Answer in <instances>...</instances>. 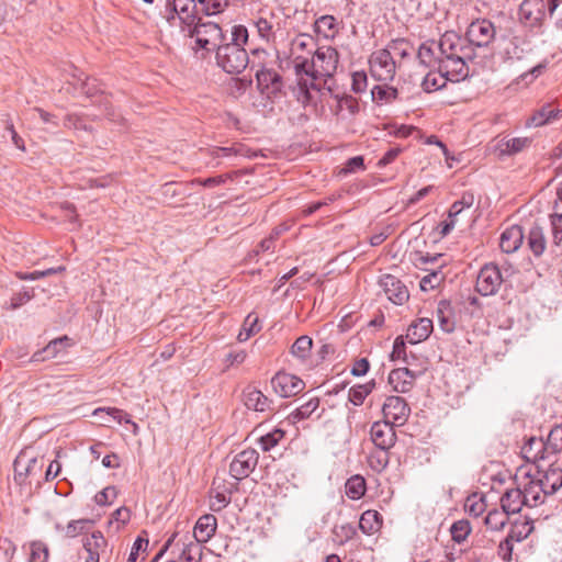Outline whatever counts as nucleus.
<instances>
[{"label": "nucleus", "mask_w": 562, "mask_h": 562, "mask_svg": "<svg viewBox=\"0 0 562 562\" xmlns=\"http://www.w3.org/2000/svg\"><path fill=\"white\" fill-rule=\"evenodd\" d=\"M417 57L426 67H436L452 82L469 76L468 61L475 58V49L454 32H446L439 42L420 45Z\"/></svg>", "instance_id": "f257e3e1"}, {"label": "nucleus", "mask_w": 562, "mask_h": 562, "mask_svg": "<svg viewBox=\"0 0 562 562\" xmlns=\"http://www.w3.org/2000/svg\"><path fill=\"white\" fill-rule=\"evenodd\" d=\"M338 52L331 46H322L313 55L310 61L306 58L296 57L293 60L294 70L297 76L300 91L304 94L303 102L310 100V89L321 90L319 82L324 79V86L327 79L331 78L338 66Z\"/></svg>", "instance_id": "f03ea898"}, {"label": "nucleus", "mask_w": 562, "mask_h": 562, "mask_svg": "<svg viewBox=\"0 0 562 562\" xmlns=\"http://www.w3.org/2000/svg\"><path fill=\"white\" fill-rule=\"evenodd\" d=\"M170 549L173 559L167 562H201L203 547L189 532H175L166 541L161 550L156 555L158 560L164 553Z\"/></svg>", "instance_id": "7ed1b4c3"}, {"label": "nucleus", "mask_w": 562, "mask_h": 562, "mask_svg": "<svg viewBox=\"0 0 562 562\" xmlns=\"http://www.w3.org/2000/svg\"><path fill=\"white\" fill-rule=\"evenodd\" d=\"M160 15L170 26L180 24L183 32L189 27H193L198 16L196 3L193 0H167L165 9L160 11Z\"/></svg>", "instance_id": "20e7f679"}, {"label": "nucleus", "mask_w": 562, "mask_h": 562, "mask_svg": "<svg viewBox=\"0 0 562 562\" xmlns=\"http://www.w3.org/2000/svg\"><path fill=\"white\" fill-rule=\"evenodd\" d=\"M215 57L217 65L227 74H240L249 63L246 49L237 43H221Z\"/></svg>", "instance_id": "39448f33"}, {"label": "nucleus", "mask_w": 562, "mask_h": 562, "mask_svg": "<svg viewBox=\"0 0 562 562\" xmlns=\"http://www.w3.org/2000/svg\"><path fill=\"white\" fill-rule=\"evenodd\" d=\"M191 38L195 40V45L206 52L215 49L224 40L225 35L218 24L213 22L202 23L201 19L196 21L193 27L187 31Z\"/></svg>", "instance_id": "423d86ee"}, {"label": "nucleus", "mask_w": 562, "mask_h": 562, "mask_svg": "<svg viewBox=\"0 0 562 562\" xmlns=\"http://www.w3.org/2000/svg\"><path fill=\"white\" fill-rule=\"evenodd\" d=\"M396 65L390 49H379L370 58V70L379 81H390L395 76Z\"/></svg>", "instance_id": "0eeeda50"}, {"label": "nucleus", "mask_w": 562, "mask_h": 562, "mask_svg": "<svg viewBox=\"0 0 562 562\" xmlns=\"http://www.w3.org/2000/svg\"><path fill=\"white\" fill-rule=\"evenodd\" d=\"M503 283V277L498 267L494 263H487L481 268L477 278L475 289L483 295H494Z\"/></svg>", "instance_id": "6e6552de"}, {"label": "nucleus", "mask_w": 562, "mask_h": 562, "mask_svg": "<svg viewBox=\"0 0 562 562\" xmlns=\"http://www.w3.org/2000/svg\"><path fill=\"white\" fill-rule=\"evenodd\" d=\"M495 37V27L488 20H477L470 24L467 38H463L473 49L487 46Z\"/></svg>", "instance_id": "1a4fd4ad"}, {"label": "nucleus", "mask_w": 562, "mask_h": 562, "mask_svg": "<svg viewBox=\"0 0 562 562\" xmlns=\"http://www.w3.org/2000/svg\"><path fill=\"white\" fill-rule=\"evenodd\" d=\"M258 463V453L254 449H246L234 457L229 465V473L236 480L249 476Z\"/></svg>", "instance_id": "9d476101"}, {"label": "nucleus", "mask_w": 562, "mask_h": 562, "mask_svg": "<svg viewBox=\"0 0 562 562\" xmlns=\"http://www.w3.org/2000/svg\"><path fill=\"white\" fill-rule=\"evenodd\" d=\"M382 412L386 420L394 425L402 426L407 420L411 408L403 397L392 395L386 397Z\"/></svg>", "instance_id": "9b49d317"}, {"label": "nucleus", "mask_w": 562, "mask_h": 562, "mask_svg": "<svg viewBox=\"0 0 562 562\" xmlns=\"http://www.w3.org/2000/svg\"><path fill=\"white\" fill-rule=\"evenodd\" d=\"M271 385L273 391L281 397H290L299 394L305 386V383L297 376L278 372L271 379Z\"/></svg>", "instance_id": "f8f14e48"}, {"label": "nucleus", "mask_w": 562, "mask_h": 562, "mask_svg": "<svg viewBox=\"0 0 562 562\" xmlns=\"http://www.w3.org/2000/svg\"><path fill=\"white\" fill-rule=\"evenodd\" d=\"M394 424L389 420L374 422L370 428V438L375 448L391 449L396 442Z\"/></svg>", "instance_id": "ddd939ff"}, {"label": "nucleus", "mask_w": 562, "mask_h": 562, "mask_svg": "<svg viewBox=\"0 0 562 562\" xmlns=\"http://www.w3.org/2000/svg\"><path fill=\"white\" fill-rule=\"evenodd\" d=\"M380 286L387 299L396 305H402L409 297L406 285L395 276L384 274L380 279Z\"/></svg>", "instance_id": "4468645a"}, {"label": "nucleus", "mask_w": 562, "mask_h": 562, "mask_svg": "<svg viewBox=\"0 0 562 562\" xmlns=\"http://www.w3.org/2000/svg\"><path fill=\"white\" fill-rule=\"evenodd\" d=\"M546 7L543 0H524L519 8L520 19L530 26L538 25L544 19Z\"/></svg>", "instance_id": "2eb2a0df"}, {"label": "nucleus", "mask_w": 562, "mask_h": 562, "mask_svg": "<svg viewBox=\"0 0 562 562\" xmlns=\"http://www.w3.org/2000/svg\"><path fill=\"white\" fill-rule=\"evenodd\" d=\"M256 79L258 89L268 97L281 91V77L274 70L262 68L256 72Z\"/></svg>", "instance_id": "dca6fc26"}, {"label": "nucleus", "mask_w": 562, "mask_h": 562, "mask_svg": "<svg viewBox=\"0 0 562 562\" xmlns=\"http://www.w3.org/2000/svg\"><path fill=\"white\" fill-rule=\"evenodd\" d=\"M541 484L544 494L552 495L562 486V470L560 468H549L547 471H537L533 475Z\"/></svg>", "instance_id": "f3484780"}, {"label": "nucleus", "mask_w": 562, "mask_h": 562, "mask_svg": "<svg viewBox=\"0 0 562 562\" xmlns=\"http://www.w3.org/2000/svg\"><path fill=\"white\" fill-rule=\"evenodd\" d=\"M525 235L522 232V228L518 225H513L508 228H506L502 234L499 238V247L502 251L506 254H513L517 251L522 241H524Z\"/></svg>", "instance_id": "a211bd4d"}, {"label": "nucleus", "mask_w": 562, "mask_h": 562, "mask_svg": "<svg viewBox=\"0 0 562 562\" xmlns=\"http://www.w3.org/2000/svg\"><path fill=\"white\" fill-rule=\"evenodd\" d=\"M415 378L416 374L409 369L398 368L390 372L389 383L395 392L406 393L413 387Z\"/></svg>", "instance_id": "6ab92c4d"}, {"label": "nucleus", "mask_w": 562, "mask_h": 562, "mask_svg": "<svg viewBox=\"0 0 562 562\" xmlns=\"http://www.w3.org/2000/svg\"><path fill=\"white\" fill-rule=\"evenodd\" d=\"M432 321L428 317H422L408 326L406 338L409 344L415 345L426 340L432 333Z\"/></svg>", "instance_id": "aec40b11"}, {"label": "nucleus", "mask_w": 562, "mask_h": 562, "mask_svg": "<svg viewBox=\"0 0 562 562\" xmlns=\"http://www.w3.org/2000/svg\"><path fill=\"white\" fill-rule=\"evenodd\" d=\"M216 527L217 522L215 516L211 514L203 515L196 521L191 537H194L200 544L205 543L214 536Z\"/></svg>", "instance_id": "412c9836"}, {"label": "nucleus", "mask_w": 562, "mask_h": 562, "mask_svg": "<svg viewBox=\"0 0 562 562\" xmlns=\"http://www.w3.org/2000/svg\"><path fill=\"white\" fill-rule=\"evenodd\" d=\"M522 493L525 496V506L536 507L544 502L547 494L542 490L541 484L533 475L528 476V481L524 484Z\"/></svg>", "instance_id": "4be33fe9"}, {"label": "nucleus", "mask_w": 562, "mask_h": 562, "mask_svg": "<svg viewBox=\"0 0 562 562\" xmlns=\"http://www.w3.org/2000/svg\"><path fill=\"white\" fill-rule=\"evenodd\" d=\"M243 401L247 408L256 412H266L270 408L271 401L254 386H247L243 392Z\"/></svg>", "instance_id": "5701e85b"}, {"label": "nucleus", "mask_w": 562, "mask_h": 562, "mask_svg": "<svg viewBox=\"0 0 562 562\" xmlns=\"http://www.w3.org/2000/svg\"><path fill=\"white\" fill-rule=\"evenodd\" d=\"M93 415L97 417H100L101 423L105 426H110V423L113 420L117 424H132L134 429H137V425L133 423L128 416V414L124 413L122 409L115 408V407H103V408H97L93 412Z\"/></svg>", "instance_id": "b1692460"}, {"label": "nucleus", "mask_w": 562, "mask_h": 562, "mask_svg": "<svg viewBox=\"0 0 562 562\" xmlns=\"http://www.w3.org/2000/svg\"><path fill=\"white\" fill-rule=\"evenodd\" d=\"M501 505L509 515L520 512L525 506V496L521 488L507 490L501 498Z\"/></svg>", "instance_id": "393cba45"}, {"label": "nucleus", "mask_w": 562, "mask_h": 562, "mask_svg": "<svg viewBox=\"0 0 562 562\" xmlns=\"http://www.w3.org/2000/svg\"><path fill=\"white\" fill-rule=\"evenodd\" d=\"M382 526V516L376 510H366L359 521V528L366 535H374Z\"/></svg>", "instance_id": "a878e982"}, {"label": "nucleus", "mask_w": 562, "mask_h": 562, "mask_svg": "<svg viewBox=\"0 0 562 562\" xmlns=\"http://www.w3.org/2000/svg\"><path fill=\"white\" fill-rule=\"evenodd\" d=\"M522 454L528 461L536 462L547 458L546 445L542 439L531 437L522 447Z\"/></svg>", "instance_id": "bb28decb"}, {"label": "nucleus", "mask_w": 562, "mask_h": 562, "mask_svg": "<svg viewBox=\"0 0 562 562\" xmlns=\"http://www.w3.org/2000/svg\"><path fill=\"white\" fill-rule=\"evenodd\" d=\"M527 240L528 247L535 256L539 257L546 250L547 240L543 229L540 226H533L530 228Z\"/></svg>", "instance_id": "cd10ccee"}, {"label": "nucleus", "mask_w": 562, "mask_h": 562, "mask_svg": "<svg viewBox=\"0 0 562 562\" xmlns=\"http://www.w3.org/2000/svg\"><path fill=\"white\" fill-rule=\"evenodd\" d=\"M561 114L560 110H555L552 105H543L527 122L528 125L542 126L557 120Z\"/></svg>", "instance_id": "c85d7f7f"}, {"label": "nucleus", "mask_w": 562, "mask_h": 562, "mask_svg": "<svg viewBox=\"0 0 562 562\" xmlns=\"http://www.w3.org/2000/svg\"><path fill=\"white\" fill-rule=\"evenodd\" d=\"M69 338L67 336L54 339L48 342V345L41 351L34 353L33 359L34 361H44L49 358H54L57 356V353L68 346Z\"/></svg>", "instance_id": "c756f323"}, {"label": "nucleus", "mask_w": 562, "mask_h": 562, "mask_svg": "<svg viewBox=\"0 0 562 562\" xmlns=\"http://www.w3.org/2000/svg\"><path fill=\"white\" fill-rule=\"evenodd\" d=\"M390 449H379L376 448L372 451L368 457V462L370 468L375 472H382L390 462Z\"/></svg>", "instance_id": "7c9ffc66"}, {"label": "nucleus", "mask_w": 562, "mask_h": 562, "mask_svg": "<svg viewBox=\"0 0 562 562\" xmlns=\"http://www.w3.org/2000/svg\"><path fill=\"white\" fill-rule=\"evenodd\" d=\"M315 30L325 37H334L338 32L336 19L333 15H323L315 22Z\"/></svg>", "instance_id": "2f4dec72"}, {"label": "nucleus", "mask_w": 562, "mask_h": 562, "mask_svg": "<svg viewBox=\"0 0 562 562\" xmlns=\"http://www.w3.org/2000/svg\"><path fill=\"white\" fill-rule=\"evenodd\" d=\"M366 493V481L360 475L351 476L346 483V494L351 499H359Z\"/></svg>", "instance_id": "473e14b6"}, {"label": "nucleus", "mask_w": 562, "mask_h": 562, "mask_svg": "<svg viewBox=\"0 0 562 562\" xmlns=\"http://www.w3.org/2000/svg\"><path fill=\"white\" fill-rule=\"evenodd\" d=\"M508 516H509V514L506 510H504L503 508L502 509H493V510L488 512L484 521H485V525L491 530L497 531V530H501L504 528Z\"/></svg>", "instance_id": "72a5a7b5"}, {"label": "nucleus", "mask_w": 562, "mask_h": 562, "mask_svg": "<svg viewBox=\"0 0 562 562\" xmlns=\"http://www.w3.org/2000/svg\"><path fill=\"white\" fill-rule=\"evenodd\" d=\"M533 530L532 524L529 520L515 521L509 530L508 538L513 541L519 542L526 539Z\"/></svg>", "instance_id": "f704fd0d"}, {"label": "nucleus", "mask_w": 562, "mask_h": 562, "mask_svg": "<svg viewBox=\"0 0 562 562\" xmlns=\"http://www.w3.org/2000/svg\"><path fill=\"white\" fill-rule=\"evenodd\" d=\"M449 80L441 71L428 72L423 80V88L426 92L439 90L446 86V81Z\"/></svg>", "instance_id": "c9c22d12"}, {"label": "nucleus", "mask_w": 562, "mask_h": 562, "mask_svg": "<svg viewBox=\"0 0 562 562\" xmlns=\"http://www.w3.org/2000/svg\"><path fill=\"white\" fill-rule=\"evenodd\" d=\"M313 340L308 336L299 337L292 345L291 352L294 357L305 360L310 356Z\"/></svg>", "instance_id": "e433bc0d"}, {"label": "nucleus", "mask_w": 562, "mask_h": 562, "mask_svg": "<svg viewBox=\"0 0 562 562\" xmlns=\"http://www.w3.org/2000/svg\"><path fill=\"white\" fill-rule=\"evenodd\" d=\"M260 330L259 326V319L254 314H248V316L245 318L243 327L238 334V340L239 341H246L249 339L254 334L258 333Z\"/></svg>", "instance_id": "4c0bfd02"}, {"label": "nucleus", "mask_w": 562, "mask_h": 562, "mask_svg": "<svg viewBox=\"0 0 562 562\" xmlns=\"http://www.w3.org/2000/svg\"><path fill=\"white\" fill-rule=\"evenodd\" d=\"M531 140L528 137H515L507 139L501 147V151L507 155H515L520 153L530 145Z\"/></svg>", "instance_id": "58836bf2"}, {"label": "nucleus", "mask_w": 562, "mask_h": 562, "mask_svg": "<svg viewBox=\"0 0 562 562\" xmlns=\"http://www.w3.org/2000/svg\"><path fill=\"white\" fill-rule=\"evenodd\" d=\"M105 546V539L100 531H94L83 539V548L88 554H99V550Z\"/></svg>", "instance_id": "ea45409f"}, {"label": "nucleus", "mask_w": 562, "mask_h": 562, "mask_svg": "<svg viewBox=\"0 0 562 562\" xmlns=\"http://www.w3.org/2000/svg\"><path fill=\"white\" fill-rule=\"evenodd\" d=\"M318 405V397H311L310 400L301 404L292 414L293 420L295 422L308 418L317 409Z\"/></svg>", "instance_id": "a19ab883"}, {"label": "nucleus", "mask_w": 562, "mask_h": 562, "mask_svg": "<svg viewBox=\"0 0 562 562\" xmlns=\"http://www.w3.org/2000/svg\"><path fill=\"white\" fill-rule=\"evenodd\" d=\"M544 445L547 453H555L562 450V426H557L551 429Z\"/></svg>", "instance_id": "79ce46f5"}, {"label": "nucleus", "mask_w": 562, "mask_h": 562, "mask_svg": "<svg viewBox=\"0 0 562 562\" xmlns=\"http://www.w3.org/2000/svg\"><path fill=\"white\" fill-rule=\"evenodd\" d=\"M373 386L374 383L371 382L351 387L349 390V401L356 406L361 405L364 398L371 393Z\"/></svg>", "instance_id": "37998d69"}, {"label": "nucleus", "mask_w": 562, "mask_h": 562, "mask_svg": "<svg viewBox=\"0 0 562 562\" xmlns=\"http://www.w3.org/2000/svg\"><path fill=\"white\" fill-rule=\"evenodd\" d=\"M356 535V529L350 524L336 525L333 529L334 540L340 544H344L348 540L352 539Z\"/></svg>", "instance_id": "c03bdc74"}, {"label": "nucleus", "mask_w": 562, "mask_h": 562, "mask_svg": "<svg viewBox=\"0 0 562 562\" xmlns=\"http://www.w3.org/2000/svg\"><path fill=\"white\" fill-rule=\"evenodd\" d=\"M470 531L471 527L468 520H458L450 528L452 539L458 543L464 541L469 536Z\"/></svg>", "instance_id": "a18cd8bd"}, {"label": "nucleus", "mask_w": 562, "mask_h": 562, "mask_svg": "<svg viewBox=\"0 0 562 562\" xmlns=\"http://www.w3.org/2000/svg\"><path fill=\"white\" fill-rule=\"evenodd\" d=\"M464 507H465V510L470 515H472L474 517H479L485 510V503H484L483 497H480V496L474 494V495L469 496L467 498Z\"/></svg>", "instance_id": "49530a36"}, {"label": "nucleus", "mask_w": 562, "mask_h": 562, "mask_svg": "<svg viewBox=\"0 0 562 562\" xmlns=\"http://www.w3.org/2000/svg\"><path fill=\"white\" fill-rule=\"evenodd\" d=\"M283 430L274 429L273 431L265 436H261L259 439V445L263 451H269L270 449L278 445V442L283 438Z\"/></svg>", "instance_id": "de8ad7c7"}, {"label": "nucleus", "mask_w": 562, "mask_h": 562, "mask_svg": "<svg viewBox=\"0 0 562 562\" xmlns=\"http://www.w3.org/2000/svg\"><path fill=\"white\" fill-rule=\"evenodd\" d=\"M48 558L47 547L40 541L30 544V562H46Z\"/></svg>", "instance_id": "09e8293b"}, {"label": "nucleus", "mask_w": 562, "mask_h": 562, "mask_svg": "<svg viewBox=\"0 0 562 562\" xmlns=\"http://www.w3.org/2000/svg\"><path fill=\"white\" fill-rule=\"evenodd\" d=\"M90 524L91 520L89 519L72 520L67 525L66 536L74 538L79 533L83 532Z\"/></svg>", "instance_id": "8fccbe9b"}, {"label": "nucleus", "mask_w": 562, "mask_h": 562, "mask_svg": "<svg viewBox=\"0 0 562 562\" xmlns=\"http://www.w3.org/2000/svg\"><path fill=\"white\" fill-rule=\"evenodd\" d=\"M213 158L245 156L240 147H216L211 150Z\"/></svg>", "instance_id": "3c124183"}, {"label": "nucleus", "mask_w": 562, "mask_h": 562, "mask_svg": "<svg viewBox=\"0 0 562 562\" xmlns=\"http://www.w3.org/2000/svg\"><path fill=\"white\" fill-rule=\"evenodd\" d=\"M227 5H228V0H206V3L203 4L201 10L206 15H213V14L223 12Z\"/></svg>", "instance_id": "603ef678"}, {"label": "nucleus", "mask_w": 562, "mask_h": 562, "mask_svg": "<svg viewBox=\"0 0 562 562\" xmlns=\"http://www.w3.org/2000/svg\"><path fill=\"white\" fill-rule=\"evenodd\" d=\"M259 35L266 41H270L273 36V24L266 18H259L256 22Z\"/></svg>", "instance_id": "864d4df0"}, {"label": "nucleus", "mask_w": 562, "mask_h": 562, "mask_svg": "<svg viewBox=\"0 0 562 562\" xmlns=\"http://www.w3.org/2000/svg\"><path fill=\"white\" fill-rule=\"evenodd\" d=\"M63 270H64V267H58V268H49V269H46L43 271H33L31 273L19 272L18 277L21 280H31L32 281V280H37V279L46 277V276L55 274Z\"/></svg>", "instance_id": "5fc2aeb1"}, {"label": "nucleus", "mask_w": 562, "mask_h": 562, "mask_svg": "<svg viewBox=\"0 0 562 562\" xmlns=\"http://www.w3.org/2000/svg\"><path fill=\"white\" fill-rule=\"evenodd\" d=\"M367 75L363 71H356L352 74V91L356 93H362L367 89Z\"/></svg>", "instance_id": "6e6d98bb"}, {"label": "nucleus", "mask_w": 562, "mask_h": 562, "mask_svg": "<svg viewBox=\"0 0 562 562\" xmlns=\"http://www.w3.org/2000/svg\"><path fill=\"white\" fill-rule=\"evenodd\" d=\"M552 235L554 244L562 243V214L551 215Z\"/></svg>", "instance_id": "4d7b16f0"}, {"label": "nucleus", "mask_w": 562, "mask_h": 562, "mask_svg": "<svg viewBox=\"0 0 562 562\" xmlns=\"http://www.w3.org/2000/svg\"><path fill=\"white\" fill-rule=\"evenodd\" d=\"M371 94L373 100H390L391 98L396 97V90L393 88L374 86L371 90Z\"/></svg>", "instance_id": "13d9d810"}, {"label": "nucleus", "mask_w": 562, "mask_h": 562, "mask_svg": "<svg viewBox=\"0 0 562 562\" xmlns=\"http://www.w3.org/2000/svg\"><path fill=\"white\" fill-rule=\"evenodd\" d=\"M148 546V540L138 537L132 546L131 552L127 558V562H137V558L140 551H145Z\"/></svg>", "instance_id": "bf43d9fd"}, {"label": "nucleus", "mask_w": 562, "mask_h": 562, "mask_svg": "<svg viewBox=\"0 0 562 562\" xmlns=\"http://www.w3.org/2000/svg\"><path fill=\"white\" fill-rule=\"evenodd\" d=\"M363 157L356 156L347 160L345 167L340 170V173L348 175L363 169Z\"/></svg>", "instance_id": "052dcab7"}, {"label": "nucleus", "mask_w": 562, "mask_h": 562, "mask_svg": "<svg viewBox=\"0 0 562 562\" xmlns=\"http://www.w3.org/2000/svg\"><path fill=\"white\" fill-rule=\"evenodd\" d=\"M117 495L114 486H108L95 495V503L98 505H105L114 499Z\"/></svg>", "instance_id": "680f3d73"}, {"label": "nucleus", "mask_w": 562, "mask_h": 562, "mask_svg": "<svg viewBox=\"0 0 562 562\" xmlns=\"http://www.w3.org/2000/svg\"><path fill=\"white\" fill-rule=\"evenodd\" d=\"M248 41V32L247 29L241 25H236L232 30V38L229 43H237L243 46Z\"/></svg>", "instance_id": "e2e57ef3"}, {"label": "nucleus", "mask_w": 562, "mask_h": 562, "mask_svg": "<svg viewBox=\"0 0 562 562\" xmlns=\"http://www.w3.org/2000/svg\"><path fill=\"white\" fill-rule=\"evenodd\" d=\"M251 79L247 78H236L233 80L232 92L235 97H239L246 92V90L251 86Z\"/></svg>", "instance_id": "0e129e2a"}, {"label": "nucleus", "mask_w": 562, "mask_h": 562, "mask_svg": "<svg viewBox=\"0 0 562 562\" xmlns=\"http://www.w3.org/2000/svg\"><path fill=\"white\" fill-rule=\"evenodd\" d=\"M440 280L441 278L438 272L429 273L420 280V288L425 291L434 289L440 283Z\"/></svg>", "instance_id": "69168bd1"}, {"label": "nucleus", "mask_w": 562, "mask_h": 562, "mask_svg": "<svg viewBox=\"0 0 562 562\" xmlns=\"http://www.w3.org/2000/svg\"><path fill=\"white\" fill-rule=\"evenodd\" d=\"M392 359H405V342L402 337H397L394 341Z\"/></svg>", "instance_id": "338daca9"}, {"label": "nucleus", "mask_w": 562, "mask_h": 562, "mask_svg": "<svg viewBox=\"0 0 562 562\" xmlns=\"http://www.w3.org/2000/svg\"><path fill=\"white\" fill-rule=\"evenodd\" d=\"M513 540L508 537L499 544V554L503 560H510L513 551Z\"/></svg>", "instance_id": "774afa93"}]
</instances>
